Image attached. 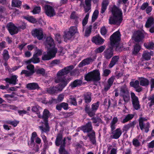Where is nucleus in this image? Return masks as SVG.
Wrapping results in <instances>:
<instances>
[{
    "mask_svg": "<svg viewBox=\"0 0 154 154\" xmlns=\"http://www.w3.org/2000/svg\"><path fill=\"white\" fill-rule=\"evenodd\" d=\"M73 68V66L72 65L65 67L63 69L59 71L57 74V76L55 79V82L57 83H60L54 87H51L48 88V92L53 94L62 91L69 82V81L66 79L64 75L68 73Z\"/></svg>",
    "mask_w": 154,
    "mask_h": 154,
    "instance_id": "f257e3e1",
    "label": "nucleus"
},
{
    "mask_svg": "<svg viewBox=\"0 0 154 154\" xmlns=\"http://www.w3.org/2000/svg\"><path fill=\"white\" fill-rule=\"evenodd\" d=\"M112 15L109 19V23L111 25H119L122 20V13L119 8L114 5L110 8Z\"/></svg>",
    "mask_w": 154,
    "mask_h": 154,
    "instance_id": "f03ea898",
    "label": "nucleus"
},
{
    "mask_svg": "<svg viewBox=\"0 0 154 154\" xmlns=\"http://www.w3.org/2000/svg\"><path fill=\"white\" fill-rule=\"evenodd\" d=\"M121 36L120 32L117 31L110 37L111 45L113 48H115L117 52H120L123 49L122 45L119 43L121 40Z\"/></svg>",
    "mask_w": 154,
    "mask_h": 154,
    "instance_id": "7ed1b4c3",
    "label": "nucleus"
},
{
    "mask_svg": "<svg viewBox=\"0 0 154 154\" xmlns=\"http://www.w3.org/2000/svg\"><path fill=\"white\" fill-rule=\"evenodd\" d=\"M62 139V135L61 134H58L56 137L55 143L57 146H58L60 144V146L59 149L60 154H67V152L65 150L64 146H65L66 143V139L64 138L63 140Z\"/></svg>",
    "mask_w": 154,
    "mask_h": 154,
    "instance_id": "20e7f679",
    "label": "nucleus"
},
{
    "mask_svg": "<svg viewBox=\"0 0 154 154\" xmlns=\"http://www.w3.org/2000/svg\"><path fill=\"white\" fill-rule=\"evenodd\" d=\"M85 79L87 81H99L100 79V72L98 70H94L89 72L86 75Z\"/></svg>",
    "mask_w": 154,
    "mask_h": 154,
    "instance_id": "39448f33",
    "label": "nucleus"
},
{
    "mask_svg": "<svg viewBox=\"0 0 154 154\" xmlns=\"http://www.w3.org/2000/svg\"><path fill=\"white\" fill-rule=\"evenodd\" d=\"M99 105L100 102L97 101L96 103H94L91 105V109L89 106L88 105H86L85 108V111L89 116L92 117L95 115V112L98 109Z\"/></svg>",
    "mask_w": 154,
    "mask_h": 154,
    "instance_id": "423d86ee",
    "label": "nucleus"
},
{
    "mask_svg": "<svg viewBox=\"0 0 154 154\" xmlns=\"http://www.w3.org/2000/svg\"><path fill=\"white\" fill-rule=\"evenodd\" d=\"M119 89V95L123 98L125 102L124 105L125 106L130 99L129 92L125 85L121 86Z\"/></svg>",
    "mask_w": 154,
    "mask_h": 154,
    "instance_id": "0eeeda50",
    "label": "nucleus"
},
{
    "mask_svg": "<svg viewBox=\"0 0 154 154\" xmlns=\"http://www.w3.org/2000/svg\"><path fill=\"white\" fill-rule=\"evenodd\" d=\"M57 51V48L47 49V53L44 52L42 57L44 60H48L54 57Z\"/></svg>",
    "mask_w": 154,
    "mask_h": 154,
    "instance_id": "6e6552de",
    "label": "nucleus"
},
{
    "mask_svg": "<svg viewBox=\"0 0 154 154\" xmlns=\"http://www.w3.org/2000/svg\"><path fill=\"white\" fill-rule=\"evenodd\" d=\"M77 27L76 26H71L68 31L64 33L63 38L66 42L71 39L75 34L77 32Z\"/></svg>",
    "mask_w": 154,
    "mask_h": 154,
    "instance_id": "1a4fd4ad",
    "label": "nucleus"
},
{
    "mask_svg": "<svg viewBox=\"0 0 154 154\" xmlns=\"http://www.w3.org/2000/svg\"><path fill=\"white\" fill-rule=\"evenodd\" d=\"M139 123L141 130H145V132H148L149 128V123L147 122V119L144 117H140L139 119Z\"/></svg>",
    "mask_w": 154,
    "mask_h": 154,
    "instance_id": "9d476101",
    "label": "nucleus"
},
{
    "mask_svg": "<svg viewBox=\"0 0 154 154\" xmlns=\"http://www.w3.org/2000/svg\"><path fill=\"white\" fill-rule=\"evenodd\" d=\"M131 101L134 108L136 110H138L140 108L138 97L133 92L131 93Z\"/></svg>",
    "mask_w": 154,
    "mask_h": 154,
    "instance_id": "9b49d317",
    "label": "nucleus"
},
{
    "mask_svg": "<svg viewBox=\"0 0 154 154\" xmlns=\"http://www.w3.org/2000/svg\"><path fill=\"white\" fill-rule=\"evenodd\" d=\"M27 69L29 71L26 70H23L20 74L22 75L24 74L26 76H29L32 75L35 72L34 66L33 65L29 64L27 66Z\"/></svg>",
    "mask_w": 154,
    "mask_h": 154,
    "instance_id": "f8f14e48",
    "label": "nucleus"
},
{
    "mask_svg": "<svg viewBox=\"0 0 154 154\" xmlns=\"http://www.w3.org/2000/svg\"><path fill=\"white\" fill-rule=\"evenodd\" d=\"M45 45L48 49L56 48L53 39L51 37H47L44 43Z\"/></svg>",
    "mask_w": 154,
    "mask_h": 154,
    "instance_id": "ddd939ff",
    "label": "nucleus"
},
{
    "mask_svg": "<svg viewBox=\"0 0 154 154\" xmlns=\"http://www.w3.org/2000/svg\"><path fill=\"white\" fill-rule=\"evenodd\" d=\"M45 12L46 14L50 17H52L56 14L54 9L51 6L46 5L44 6Z\"/></svg>",
    "mask_w": 154,
    "mask_h": 154,
    "instance_id": "4468645a",
    "label": "nucleus"
},
{
    "mask_svg": "<svg viewBox=\"0 0 154 154\" xmlns=\"http://www.w3.org/2000/svg\"><path fill=\"white\" fill-rule=\"evenodd\" d=\"M6 27L11 35H13L17 33L18 29L12 23L10 22L7 25Z\"/></svg>",
    "mask_w": 154,
    "mask_h": 154,
    "instance_id": "2eb2a0df",
    "label": "nucleus"
},
{
    "mask_svg": "<svg viewBox=\"0 0 154 154\" xmlns=\"http://www.w3.org/2000/svg\"><path fill=\"white\" fill-rule=\"evenodd\" d=\"M146 34V33H144L143 31H137L134 35V40L137 42L141 41L144 38L145 35Z\"/></svg>",
    "mask_w": 154,
    "mask_h": 154,
    "instance_id": "dca6fc26",
    "label": "nucleus"
},
{
    "mask_svg": "<svg viewBox=\"0 0 154 154\" xmlns=\"http://www.w3.org/2000/svg\"><path fill=\"white\" fill-rule=\"evenodd\" d=\"M32 33L34 37H37L39 40L42 39L43 37V32L42 29L40 28L33 30Z\"/></svg>",
    "mask_w": 154,
    "mask_h": 154,
    "instance_id": "f3484780",
    "label": "nucleus"
},
{
    "mask_svg": "<svg viewBox=\"0 0 154 154\" xmlns=\"http://www.w3.org/2000/svg\"><path fill=\"white\" fill-rule=\"evenodd\" d=\"M111 131H112V134L110 136V137L112 139H118L121 136L122 133V130L119 128Z\"/></svg>",
    "mask_w": 154,
    "mask_h": 154,
    "instance_id": "a211bd4d",
    "label": "nucleus"
},
{
    "mask_svg": "<svg viewBox=\"0 0 154 154\" xmlns=\"http://www.w3.org/2000/svg\"><path fill=\"white\" fill-rule=\"evenodd\" d=\"M18 76L16 75H12L10 78H7L5 79V80L6 82L10 84H12L14 85H15L17 84L18 81L17 78Z\"/></svg>",
    "mask_w": 154,
    "mask_h": 154,
    "instance_id": "6ab92c4d",
    "label": "nucleus"
},
{
    "mask_svg": "<svg viewBox=\"0 0 154 154\" xmlns=\"http://www.w3.org/2000/svg\"><path fill=\"white\" fill-rule=\"evenodd\" d=\"M42 125L39 126V128L41 130L42 133L44 132L48 133L50 130V127L48 122H42Z\"/></svg>",
    "mask_w": 154,
    "mask_h": 154,
    "instance_id": "aec40b11",
    "label": "nucleus"
},
{
    "mask_svg": "<svg viewBox=\"0 0 154 154\" xmlns=\"http://www.w3.org/2000/svg\"><path fill=\"white\" fill-rule=\"evenodd\" d=\"M131 86L134 87L136 91L138 92H141L142 90V88L139 85V82L138 80H136L134 82H131L130 83Z\"/></svg>",
    "mask_w": 154,
    "mask_h": 154,
    "instance_id": "412c9836",
    "label": "nucleus"
},
{
    "mask_svg": "<svg viewBox=\"0 0 154 154\" xmlns=\"http://www.w3.org/2000/svg\"><path fill=\"white\" fill-rule=\"evenodd\" d=\"M94 61V59L91 57L86 58L82 60L79 64V66L82 67L90 64Z\"/></svg>",
    "mask_w": 154,
    "mask_h": 154,
    "instance_id": "4be33fe9",
    "label": "nucleus"
},
{
    "mask_svg": "<svg viewBox=\"0 0 154 154\" xmlns=\"http://www.w3.org/2000/svg\"><path fill=\"white\" fill-rule=\"evenodd\" d=\"M26 88L30 90H38L40 89L38 85L36 82L28 83L26 85Z\"/></svg>",
    "mask_w": 154,
    "mask_h": 154,
    "instance_id": "5701e85b",
    "label": "nucleus"
},
{
    "mask_svg": "<svg viewBox=\"0 0 154 154\" xmlns=\"http://www.w3.org/2000/svg\"><path fill=\"white\" fill-rule=\"evenodd\" d=\"M81 130L84 133H89L92 131V127L91 122H88L85 125L82 126L81 127Z\"/></svg>",
    "mask_w": 154,
    "mask_h": 154,
    "instance_id": "b1692460",
    "label": "nucleus"
},
{
    "mask_svg": "<svg viewBox=\"0 0 154 154\" xmlns=\"http://www.w3.org/2000/svg\"><path fill=\"white\" fill-rule=\"evenodd\" d=\"M104 41V40L99 35H96L93 37L92 39V41L93 42L98 45L103 44Z\"/></svg>",
    "mask_w": 154,
    "mask_h": 154,
    "instance_id": "393cba45",
    "label": "nucleus"
},
{
    "mask_svg": "<svg viewBox=\"0 0 154 154\" xmlns=\"http://www.w3.org/2000/svg\"><path fill=\"white\" fill-rule=\"evenodd\" d=\"M113 50L111 48L106 50L103 52L104 57L106 59L111 58L113 56Z\"/></svg>",
    "mask_w": 154,
    "mask_h": 154,
    "instance_id": "a878e982",
    "label": "nucleus"
},
{
    "mask_svg": "<svg viewBox=\"0 0 154 154\" xmlns=\"http://www.w3.org/2000/svg\"><path fill=\"white\" fill-rule=\"evenodd\" d=\"M147 99V106L150 108L153 106H154V94L148 96Z\"/></svg>",
    "mask_w": 154,
    "mask_h": 154,
    "instance_id": "bb28decb",
    "label": "nucleus"
},
{
    "mask_svg": "<svg viewBox=\"0 0 154 154\" xmlns=\"http://www.w3.org/2000/svg\"><path fill=\"white\" fill-rule=\"evenodd\" d=\"M39 62V58L38 57L34 55H33V57L31 59L25 61L26 63L27 64H29L31 62H32L34 63H36Z\"/></svg>",
    "mask_w": 154,
    "mask_h": 154,
    "instance_id": "cd10ccee",
    "label": "nucleus"
},
{
    "mask_svg": "<svg viewBox=\"0 0 154 154\" xmlns=\"http://www.w3.org/2000/svg\"><path fill=\"white\" fill-rule=\"evenodd\" d=\"M153 52L152 51H150L149 52L145 51L144 52L143 54V57L146 60H149L150 59L151 56L153 55Z\"/></svg>",
    "mask_w": 154,
    "mask_h": 154,
    "instance_id": "c85d7f7f",
    "label": "nucleus"
},
{
    "mask_svg": "<svg viewBox=\"0 0 154 154\" xmlns=\"http://www.w3.org/2000/svg\"><path fill=\"white\" fill-rule=\"evenodd\" d=\"M136 124V122L133 121L125 125L123 128V130L124 131H127L130 128H134Z\"/></svg>",
    "mask_w": 154,
    "mask_h": 154,
    "instance_id": "c756f323",
    "label": "nucleus"
},
{
    "mask_svg": "<svg viewBox=\"0 0 154 154\" xmlns=\"http://www.w3.org/2000/svg\"><path fill=\"white\" fill-rule=\"evenodd\" d=\"M50 116L49 112L47 109H45L43 113L42 116L41 118L43 120V122H48V119Z\"/></svg>",
    "mask_w": 154,
    "mask_h": 154,
    "instance_id": "7c9ffc66",
    "label": "nucleus"
},
{
    "mask_svg": "<svg viewBox=\"0 0 154 154\" xmlns=\"http://www.w3.org/2000/svg\"><path fill=\"white\" fill-rule=\"evenodd\" d=\"M140 85L141 86H146L149 84V81L147 79L144 78H140L139 79Z\"/></svg>",
    "mask_w": 154,
    "mask_h": 154,
    "instance_id": "2f4dec72",
    "label": "nucleus"
},
{
    "mask_svg": "<svg viewBox=\"0 0 154 154\" xmlns=\"http://www.w3.org/2000/svg\"><path fill=\"white\" fill-rule=\"evenodd\" d=\"M41 108L38 105H35L32 106V112L35 113L37 115L39 118H41V116L40 115V109Z\"/></svg>",
    "mask_w": 154,
    "mask_h": 154,
    "instance_id": "473e14b6",
    "label": "nucleus"
},
{
    "mask_svg": "<svg viewBox=\"0 0 154 154\" xmlns=\"http://www.w3.org/2000/svg\"><path fill=\"white\" fill-rule=\"evenodd\" d=\"M109 4V2L108 0H104L102 3V7L100 11V13L103 14L107 8V6Z\"/></svg>",
    "mask_w": 154,
    "mask_h": 154,
    "instance_id": "72a5a7b5",
    "label": "nucleus"
},
{
    "mask_svg": "<svg viewBox=\"0 0 154 154\" xmlns=\"http://www.w3.org/2000/svg\"><path fill=\"white\" fill-rule=\"evenodd\" d=\"M82 83V80L80 79H76L72 82L70 85L72 88H75L81 85Z\"/></svg>",
    "mask_w": 154,
    "mask_h": 154,
    "instance_id": "f704fd0d",
    "label": "nucleus"
},
{
    "mask_svg": "<svg viewBox=\"0 0 154 154\" xmlns=\"http://www.w3.org/2000/svg\"><path fill=\"white\" fill-rule=\"evenodd\" d=\"M154 24V18L152 17H149L146 23L145 26L146 28L150 27Z\"/></svg>",
    "mask_w": 154,
    "mask_h": 154,
    "instance_id": "c9c22d12",
    "label": "nucleus"
},
{
    "mask_svg": "<svg viewBox=\"0 0 154 154\" xmlns=\"http://www.w3.org/2000/svg\"><path fill=\"white\" fill-rule=\"evenodd\" d=\"M119 57L118 56H115L111 60L109 65V68H112L118 61Z\"/></svg>",
    "mask_w": 154,
    "mask_h": 154,
    "instance_id": "e433bc0d",
    "label": "nucleus"
},
{
    "mask_svg": "<svg viewBox=\"0 0 154 154\" xmlns=\"http://www.w3.org/2000/svg\"><path fill=\"white\" fill-rule=\"evenodd\" d=\"M134 117V115L128 114L125 116L124 119L121 121V122L123 124H124L132 119Z\"/></svg>",
    "mask_w": 154,
    "mask_h": 154,
    "instance_id": "4c0bfd02",
    "label": "nucleus"
},
{
    "mask_svg": "<svg viewBox=\"0 0 154 154\" xmlns=\"http://www.w3.org/2000/svg\"><path fill=\"white\" fill-rule=\"evenodd\" d=\"M118 121V119L116 117H114L110 123L111 131L114 130L116 128V124Z\"/></svg>",
    "mask_w": 154,
    "mask_h": 154,
    "instance_id": "58836bf2",
    "label": "nucleus"
},
{
    "mask_svg": "<svg viewBox=\"0 0 154 154\" xmlns=\"http://www.w3.org/2000/svg\"><path fill=\"white\" fill-rule=\"evenodd\" d=\"M85 102L86 103H90L91 100V94L88 92L84 95Z\"/></svg>",
    "mask_w": 154,
    "mask_h": 154,
    "instance_id": "ea45409f",
    "label": "nucleus"
},
{
    "mask_svg": "<svg viewBox=\"0 0 154 154\" xmlns=\"http://www.w3.org/2000/svg\"><path fill=\"white\" fill-rule=\"evenodd\" d=\"M22 2L19 0H12L11 6L13 7L19 8L21 5Z\"/></svg>",
    "mask_w": 154,
    "mask_h": 154,
    "instance_id": "a19ab883",
    "label": "nucleus"
},
{
    "mask_svg": "<svg viewBox=\"0 0 154 154\" xmlns=\"http://www.w3.org/2000/svg\"><path fill=\"white\" fill-rule=\"evenodd\" d=\"M67 102L75 106H76L77 105L76 99L72 95L69 96V97L68 100Z\"/></svg>",
    "mask_w": 154,
    "mask_h": 154,
    "instance_id": "79ce46f5",
    "label": "nucleus"
},
{
    "mask_svg": "<svg viewBox=\"0 0 154 154\" xmlns=\"http://www.w3.org/2000/svg\"><path fill=\"white\" fill-rule=\"evenodd\" d=\"M144 45L147 49H152L154 48V43L152 42L145 43Z\"/></svg>",
    "mask_w": 154,
    "mask_h": 154,
    "instance_id": "37998d69",
    "label": "nucleus"
},
{
    "mask_svg": "<svg viewBox=\"0 0 154 154\" xmlns=\"http://www.w3.org/2000/svg\"><path fill=\"white\" fill-rule=\"evenodd\" d=\"M4 97L6 98L8 102L11 103V101L13 100L14 95L13 94H7L5 95Z\"/></svg>",
    "mask_w": 154,
    "mask_h": 154,
    "instance_id": "c03bdc74",
    "label": "nucleus"
},
{
    "mask_svg": "<svg viewBox=\"0 0 154 154\" xmlns=\"http://www.w3.org/2000/svg\"><path fill=\"white\" fill-rule=\"evenodd\" d=\"M70 18L74 20L75 23L77 24L79 22V17L77 16L75 12H72L70 17Z\"/></svg>",
    "mask_w": 154,
    "mask_h": 154,
    "instance_id": "a18cd8bd",
    "label": "nucleus"
},
{
    "mask_svg": "<svg viewBox=\"0 0 154 154\" xmlns=\"http://www.w3.org/2000/svg\"><path fill=\"white\" fill-rule=\"evenodd\" d=\"M93 120V123L95 124V125L97 126L99 125V123L101 122V119L99 117L93 118L91 119Z\"/></svg>",
    "mask_w": 154,
    "mask_h": 154,
    "instance_id": "49530a36",
    "label": "nucleus"
},
{
    "mask_svg": "<svg viewBox=\"0 0 154 154\" xmlns=\"http://www.w3.org/2000/svg\"><path fill=\"white\" fill-rule=\"evenodd\" d=\"M35 52L33 55L39 57L42 55L43 51L42 49L38 48L37 47L35 48Z\"/></svg>",
    "mask_w": 154,
    "mask_h": 154,
    "instance_id": "de8ad7c7",
    "label": "nucleus"
},
{
    "mask_svg": "<svg viewBox=\"0 0 154 154\" xmlns=\"http://www.w3.org/2000/svg\"><path fill=\"white\" fill-rule=\"evenodd\" d=\"M64 95L63 94H61L59 95L57 99H53V101L57 103L62 101L64 99Z\"/></svg>",
    "mask_w": 154,
    "mask_h": 154,
    "instance_id": "09e8293b",
    "label": "nucleus"
},
{
    "mask_svg": "<svg viewBox=\"0 0 154 154\" xmlns=\"http://www.w3.org/2000/svg\"><path fill=\"white\" fill-rule=\"evenodd\" d=\"M2 55L4 60H7L9 59V55L8 54V52L7 50H4Z\"/></svg>",
    "mask_w": 154,
    "mask_h": 154,
    "instance_id": "8fccbe9b",
    "label": "nucleus"
},
{
    "mask_svg": "<svg viewBox=\"0 0 154 154\" xmlns=\"http://www.w3.org/2000/svg\"><path fill=\"white\" fill-rule=\"evenodd\" d=\"M140 49V46L138 44H136L134 47L133 54H137Z\"/></svg>",
    "mask_w": 154,
    "mask_h": 154,
    "instance_id": "3c124183",
    "label": "nucleus"
},
{
    "mask_svg": "<svg viewBox=\"0 0 154 154\" xmlns=\"http://www.w3.org/2000/svg\"><path fill=\"white\" fill-rule=\"evenodd\" d=\"M19 122L16 120L11 121L8 120L5 122V123L11 125L14 127L16 126L18 124Z\"/></svg>",
    "mask_w": 154,
    "mask_h": 154,
    "instance_id": "603ef678",
    "label": "nucleus"
},
{
    "mask_svg": "<svg viewBox=\"0 0 154 154\" xmlns=\"http://www.w3.org/2000/svg\"><path fill=\"white\" fill-rule=\"evenodd\" d=\"M89 14L87 13L82 21V25L84 27L88 23V20L89 17Z\"/></svg>",
    "mask_w": 154,
    "mask_h": 154,
    "instance_id": "864d4df0",
    "label": "nucleus"
},
{
    "mask_svg": "<svg viewBox=\"0 0 154 154\" xmlns=\"http://www.w3.org/2000/svg\"><path fill=\"white\" fill-rule=\"evenodd\" d=\"M105 48V46H100L95 50V52L96 53H101L104 50Z\"/></svg>",
    "mask_w": 154,
    "mask_h": 154,
    "instance_id": "5fc2aeb1",
    "label": "nucleus"
},
{
    "mask_svg": "<svg viewBox=\"0 0 154 154\" xmlns=\"http://www.w3.org/2000/svg\"><path fill=\"white\" fill-rule=\"evenodd\" d=\"M98 14V11L95 10L94 12L92 17V21L94 22L97 18Z\"/></svg>",
    "mask_w": 154,
    "mask_h": 154,
    "instance_id": "6e6d98bb",
    "label": "nucleus"
},
{
    "mask_svg": "<svg viewBox=\"0 0 154 154\" xmlns=\"http://www.w3.org/2000/svg\"><path fill=\"white\" fill-rule=\"evenodd\" d=\"M25 19L33 23H35L37 22V20L32 17H25Z\"/></svg>",
    "mask_w": 154,
    "mask_h": 154,
    "instance_id": "4d7b16f0",
    "label": "nucleus"
},
{
    "mask_svg": "<svg viewBox=\"0 0 154 154\" xmlns=\"http://www.w3.org/2000/svg\"><path fill=\"white\" fill-rule=\"evenodd\" d=\"M41 7L39 6H36L35 7L32 12L34 14H38L40 13L41 11Z\"/></svg>",
    "mask_w": 154,
    "mask_h": 154,
    "instance_id": "13d9d810",
    "label": "nucleus"
},
{
    "mask_svg": "<svg viewBox=\"0 0 154 154\" xmlns=\"http://www.w3.org/2000/svg\"><path fill=\"white\" fill-rule=\"evenodd\" d=\"M92 27V26L90 25L87 28L85 32V36H88L91 33Z\"/></svg>",
    "mask_w": 154,
    "mask_h": 154,
    "instance_id": "bf43d9fd",
    "label": "nucleus"
},
{
    "mask_svg": "<svg viewBox=\"0 0 154 154\" xmlns=\"http://www.w3.org/2000/svg\"><path fill=\"white\" fill-rule=\"evenodd\" d=\"M133 144L136 147H138L140 146V143L139 140L136 139H133L132 141Z\"/></svg>",
    "mask_w": 154,
    "mask_h": 154,
    "instance_id": "052dcab7",
    "label": "nucleus"
},
{
    "mask_svg": "<svg viewBox=\"0 0 154 154\" xmlns=\"http://www.w3.org/2000/svg\"><path fill=\"white\" fill-rule=\"evenodd\" d=\"M37 136V134L36 132H33L32 133V137L31 139V143H34V139Z\"/></svg>",
    "mask_w": 154,
    "mask_h": 154,
    "instance_id": "680f3d73",
    "label": "nucleus"
},
{
    "mask_svg": "<svg viewBox=\"0 0 154 154\" xmlns=\"http://www.w3.org/2000/svg\"><path fill=\"white\" fill-rule=\"evenodd\" d=\"M45 145H47L48 144V141L46 137L42 133L41 135Z\"/></svg>",
    "mask_w": 154,
    "mask_h": 154,
    "instance_id": "e2e57ef3",
    "label": "nucleus"
},
{
    "mask_svg": "<svg viewBox=\"0 0 154 154\" xmlns=\"http://www.w3.org/2000/svg\"><path fill=\"white\" fill-rule=\"evenodd\" d=\"M107 32V30L105 27H103L100 29V32L101 35H106Z\"/></svg>",
    "mask_w": 154,
    "mask_h": 154,
    "instance_id": "0e129e2a",
    "label": "nucleus"
},
{
    "mask_svg": "<svg viewBox=\"0 0 154 154\" xmlns=\"http://www.w3.org/2000/svg\"><path fill=\"white\" fill-rule=\"evenodd\" d=\"M115 78L114 76H112L108 80L107 84L112 85L114 82Z\"/></svg>",
    "mask_w": 154,
    "mask_h": 154,
    "instance_id": "69168bd1",
    "label": "nucleus"
},
{
    "mask_svg": "<svg viewBox=\"0 0 154 154\" xmlns=\"http://www.w3.org/2000/svg\"><path fill=\"white\" fill-rule=\"evenodd\" d=\"M149 5L148 3L147 2H145L143 3L140 8V9L142 10H144Z\"/></svg>",
    "mask_w": 154,
    "mask_h": 154,
    "instance_id": "338daca9",
    "label": "nucleus"
},
{
    "mask_svg": "<svg viewBox=\"0 0 154 154\" xmlns=\"http://www.w3.org/2000/svg\"><path fill=\"white\" fill-rule=\"evenodd\" d=\"M61 36L59 34H57L55 35V39L58 42L60 43L61 42Z\"/></svg>",
    "mask_w": 154,
    "mask_h": 154,
    "instance_id": "774afa93",
    "label": "nucleus"
}]
</instances>
